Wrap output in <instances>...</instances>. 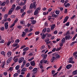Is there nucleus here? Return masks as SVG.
<instances>
[{
	"mask_svg": "<svg viewBox=\"0 0 77 77\" xmlns=\"http://www.w3.org/2000/svg\"><path fill=\"white\" fill-rule=\"evenodd\" d=\"M36 2H34L33 3H31L30 4L29 6V9H33V8L34 10L36 9Z\"/></svg>",
	"mask_w": 77,
	"mask_h": 77,
	"instance_id": "f257e3e1",
	"label": "nucleus"
},
{
	"mask_svg": "<svg viewBox=\"0 0 77 77\" xmlns=\"http://www.w3.org/2000/svg\"><path fill=\"white\" fill-rule=\"evenodd\" d=\"M12 59H13L12 57H10L7 60V63H6L7 65H8L10 63H11V62H12Z\"/></svg>",
	"mask_w": 77,
	"mask_h": 77,
	"instance_id": "f03ea898",
	"label": "nucleus"
},
{
	"mask_svg": "<svg viewBox=\"0 0 77 77\" xmlns=\"http://www.w3.org/2000/svg\"><path fill=\"white\" fill-rule=\"evenodd\" d=\"M18 45V43H15L13 45V47H15V48H14V50H16V49L18 48L19 47V46Z\"/></svg>",
	"mask_w": 77,
	"mask_h": 77,
	"instance_id": "7ed1b4c3",
	"label": "nucleus"
},
{
	"mask_svg": "<svg viewBox=\"0 0 77 77\" xmlns=\"http://www.w3.org/2000/svg\"><path fill=\"white\" fill-rule=\"evenodd\" d=\"M54 12H52L51 13V15L52 14V17H53V18H56L58 17V15L54 14Z\"/></svg>",
	"mask_w": 77,
	"mask_h": 77,
	"instance_id": "20e7f679",
	"label": "nucleus"
},
{
	"mask_svg": "<svg viewBox=\"0 0 77 77\" xmlns=\"http://www.w3.org/2000/svg\"><path fill=\"white\" fill-rule=\"evenodd\" d=\"M50 41V39H49V38H46L45 40V42H46L47 45H48V44H50V43H51V41Z\"/></svg>",
	"mask_w": 77,
	"mask_h": 77,
	"instance_id": "39448f33",
	"label": "nucleus"
},
{
	"mask_svg": "<svg viewBox=\"0 0 77 77\" xmlns=\"http://www.w3.org/2000/svg\"><path fill=\"white\" fill-rule=\"evenodd\" d=\"M65 38L66 39V41H67V40H69L70 39H71L72 38V37L70 36V35H67L65 37Z\"/></svg>",
	"mask_w": 77,
	"mask_h": 77,
	"instance_id": "423d86ee",
	"label": "nucleus"
},
{
	"mask_svg": "<svg viewBox=\"0 0 77 77\" xmlns=\"http://www.w3.org/2000/svg\"><path fill=\"white\" fill-rule=\"evenodd\" d=\"M5 29H8L9 25H8V22H7L5 23L4 24Z\"/></svg>",
	"mask_w": 77,
	"mask_h": 77,
	"instance_id": "0eeeda50",
	"label": "nucleus"
},
{
	"mask_svg": "<svg viewBox=\"0 0 77 77\" xmlns=\"http://www.w3.org/2000/svg\"><path fill=\"white\" fill-rule=\"evenodd\" d=\"M69 63H75L74 61H73V59L72 57H71L69 58Z\"/></svg>",
	"mask_w": 77,
	"mask_h": 77,
	"instance_id": "6e6552de",
	"label": "nucleus"
},
{
	"mask_svg": "<svg viewBox=\"0 0 77 77\" xmlns=\"http://www.w3.org/2000/svg\"><path fill=\"white\" fill-rule=\"evenodd\" d=\"M30 65L31 66H33L35 65V61H31L30 62Z\"/></svg>",
	"mask_w": 77,
	"mask_h": 77,
	"instance_id": "1a4fd4ad",
	"label": "nucleus"
},
{
	"mask_svg": "<svg viewBox=\"0 0 77 77\" xmlns=\"http://www.w3.org/2000/svg\"><path fill=\"white\" fill-rule=\"evenodd\" d=\"M54 55H55V56L57 59H59L60 57V56L57 54H54Z\"/></svg>",
	"mask_w": 77,
	"mask_h": 77,
	"instance_id": "9d476101",
	"label": "nucleus"
},
{
	"mask_svg": "<svg viewBox=\"0 0 77 77\" xmlns=\"http://www.w3.org/2000/svg\"><path fill=\"white\" fill-rule=\"evenodd\" d=\"M72 66V65H71V64H68L66 66V68L68 69H69V68H71Z\"/></svg>",
	"mask_w": 77,
	"mask_h": 77,
	"instance_id": "9b49d317",
	"label": "nucleus"
},
{
	"mask_svg": "<svg viewBox=\"0 0 77 77\" xmlns=\"http://www.w3.org/2000/svg\"><path fill=\"white\" fill-rule=\"evenodd\" d=\"M11 54H12V52L9 51L7 53V55L8 57H10L11 56Z\"/></svg>",
	"mask_w": 77,
	"mask_h": 77,
	"instance_id": "f8f14e48",
	"label": "nucleus"
},
{
	"mask_svg": "<svg viewBox=\"0 0 77 77\" xmlns=\"http://www.w3.org/2000/svg\"><path fill=\"white\" fill-rule=\"evenodd\" d=\"M26 2H23L22 1L21 3L19 4V6H24L26 4Z\"/></svg>",
	"mask_w": 77,
	"mask_h": 77,
	"instance_id": "ddd939ff",
	"label": "nucleus"
},
{
	"mask_svg": "<svg viewBox=\"0 0 77 77\" xmlns=\"http://www.w3.org/2000/svg\"><path fill=\"white\" fill-rule=\"evenodd\" d=\"M1 53L2 55H3L4 57H5V54H6V52L4 51H2L1 52Z\"/></svg>",
	"mask_w": 77,
	"mask_h": 77,
	"instance_id": "4468645a",
	"label": "nucleus"
},
{
	"mask_svg": "<svg viewBox=\"0 0 77 77\" xmlns=\"http://www.w3.org/2000/svg\"><path fill=\"white\" fill-rule=\"evenodd\" d=\"M47 36V35L46 34H44V33H43V35L42 36V39H45V38L46 37V36Z\"/></svg>",
	"mask_w": 77,
	"mask_h": 77,
	"instance_id": "2eb2a0df",
	"label": "nucleus"
},
{
	"mask_svg": "<svg viewBox=\"0 0 77 77\" xmlns=\"http://www.w3.org/2000/svg\"><path fill=\"white\" fill-rule=\"evenodd\" d=\"M73 75H77V70H75L72 72Z\"/></svg>",
	"mask_w": 77,
	"mask_h": 77,
	"instance_id": "dca6fc26",
	"label": "nucleus"
},
{
	"mask_svg": "<svg viewBox=\"0 0 77 77\" xmlns=\"http://www.w3.org/2000/svg\"><path fill=\"white\" fill-rule=\"evenodd\" d=\"M26 35V33L24 32H23V34L22 35V37H25Z\"/></svg>",
	"mask_w": 77,
	"mask_h": 77,
	"instance_id": "f3484780",
	"label": "nucleus"
},
{
	"mask_svg": "<svg viewBox=\"0 0 77 77\" xmlns=\"http://www.w3.org/2000/svg\"><path fill=\"white\" fill-rule=\"evenodd\" d=\"M39 12V11H38L36 9H35V11L34 13V15H36L37 14H38V13Z\"/></svg>",
	"mask_w": 77,
	"mask_h": 77,
	"instance_id": "a211bd4d",
	"label": "nucleus"
},
{
	"mask_svg": "<svg viewBox=\"0 0 77 77\" xmlns=\"http://www.w3.org/2000/svg\"><path fill=\"white\" fill-rule=\"evenodd\" d=\"M47 31V28H44V29H43L42 30V32L43 33H45V32Z\"/></svg>",
	"mask_w": 77,
	"mask_h": 77,
	"instance_id": "6ab92c4d",
	"label": "nucleus"
},
{
	"mask_svg": "<svg viewBox=\"0 0 77 77\" xmlns=\"http://www.w3.org/2000/svg\"><path fill=\"white\" fill-rule=\"evenodd\" d=\"M31 24H35L36 23V21L35 20H32L31 21Z\"/></svg>",
	"mask_w": 77,
	"mask_h": 77,
	"instance_id": "aec40b11",
	"label": "nucleus"
},
{
	"mask_svg": "<svg viewBox=\"0 0 77 77\" xmlns=\"http://www.w3.org/2000/svg\"><path fill=\"white\" fill-rule=\"evenodd\" d=\"M69 6H70V4L68 3H67L66 5H65L64 6L65 8H68L69 7Z\"/></svg>",
	"mask_w": 77,
	"mask_h": 77,
	"instance_id": "412c9836",
	"label": "nucleus"
},
{
	"mask_svg": "<svg viewBox=\"0 0 77 77\" xmlns=\"http://www.w3.org/2000/svg\"><path fill=\"white\" fill-rule=\"evenodd\" d=\"M27 71V69L26 68H23V69L21 70V72H25V71Z\"/></svg>",
	"mask_w": 77,
	"mask_h": 77,
	"instance_id": "4be33fe9",
	"label": "nucleus"
},
{
	"mask_svg": "<svg viewBox=\"0 0 77 77\" xmlns=\"http://www.w3.org/2000/svg\"><path fill=\"white\" fill-rule=\"evenodd\" d=\"M21 9V8L20 6H17L16 7V10L17 11H18L20 10V9Z\"/></svg>",
	"mask_w": 77,
	"mask_h": 77,
	"instance_id": "5701e85b",
	"label": "nucleus"
},
{
	"mask_svg": "<svg viewBox=\"0 0 77 77\" xmlns=\"http://www.w3.org/2000/svg\"><path fill=\"white\" fill-rule=\"evenodd\" d=\"M51 30H53V29H54V28H55V27H56V25H55L54 24L53 25H52V26H51Z\"/></svg>",
	"mask_w": 77,
	"mask_h": 77,
	"instance_id": "b1692460",
	"label": "nucleus"
},
{
	"mask_svg": "<svg viewBox=\"0 0 77 77\" xmlns=\"http://www.w3.org/2000/svg\"><path fill=\"white\" fill-rule=\"evenodd\" d=\"M65 38H63L62 40H61V42L62 43H63L64 44H65Z\"/></svg>",
	"mask_w": 77,
	"mask_h": 77,
	"instance_id": "393cba45",
	"label": "nucleus"
},
{
	"mask_svg": "<svg viewBox=\"0 0 77 77\" xmlns=\"http://www.w3.org/2000/svg\"><path fill=\"white\" fill-rule=\"evenodd\" d=\"M55 57H52V58L51 60V61L52 63H53V61L55 60Z\"/></svg>",
	"mask_w": 77,
	"mask_h": 77,
	"instance_id": "a878e982",
	"label": "nucleus"
},
{
	"mask_svg": "<svg viewBox=\"0 0 77 77\" xmlns=\"http://www.w3.org/2000/svg\"><path fill=\"white\" fill-rule=\"evenodd\" d=\"M24 31L25 33H28L29 32V28H26L24 29Z\"/></svg>",
	"mask_w": 77,
	"mask_h": 77,
	"instance_id": "bb28decb",
	"label": "nucleus"
},
{
	"mask_svg": "<svg viewBox=\"0 0 77 77\" xmlns=\"http://www.w3.org/2000/svg\"><path fill=\"white\" fill-rule=\"evenodd\" d=\"M14 69V68L13 67H11L9 69V70L10 71V72L11 71H13V69Z\"/></svg>",
	"mask_w": 77,
	"mask_h": 77,
	"instance_id": "cd10ccee",
	"label": "nucleus"
},
{
	"mask_svg": "<svg viewBox=\"0 0 77 77\" xmlns=\"http://www.w3.org/2000/svg\"><path fill=\"white\" fill-rule=\"evenodd\" d=\"M55 13L57 15H59L60 13V11L56 10L55 11Z\"/></svg>",
	"mask_w": 77,
	"mask_h": 77,
	"instance_id": "c85d7f7f",
	"label": "nucleus"
},
{
	"mask_svg": "<svg viewBox=\"0 0 77 77\" xmlns=\"http://www.w3.org/2000/svg\"><path fill=\"white\" fill-rule=\"evenodd\" d=\"M8 15L7 14H5L4 15L5 18H6V19L5 20V21H7V20H6V18L8 17Z\"/></svg>",
	"mask_w": 77,
	"mask_h": 77,
	"instance_id": "c756f323",
	"label": "nucleus"
},
{
	"mask_svg": "<svg viewBox=\"0 0 77 77\" xmlns=\"http://www.w3.org/2000/svg\"><path fill=\"white\" fill-rule=\"evenodd\" d=\"M29 49V47H26V48H23V51H27V50H28Z\"/></svg>",
	"mask_w": 77,
	"mask_h": 77,
	"instance_id": "7c9ffc66",
	"label": "nucleus"
},
{
	"mask_svg": "<svg viewBox=\"0 0 77 77\" xmlns=\"http://www.w3.org/2000/svg\"><path fill=\"white\" fill-rule=\"evenodd\" d=\"M46 31L48 33H49L50 32H51L50 29L49 28H47V29H46Z\"/></svg>",
	"mask_w": 77,
	"mask_h": 77,
	"instance_id": "2f4dec72",
	"label": "nucleus"
},
{
	"mask_svg": "<svg viewBox=\"0 0 77 77\" xmlns=\"http://www.w3.org/2000/svg\"><path fill=\"white\" fill-rule=\"evenodd\" d=\"M20 42V39H17L15 41V43H19Z\"/></svg>",
	"mask_w": 77,
	"mask_h": 77,
	"instance_id": "473e14b6",
	"label": "nucleus"
},
{
	"mask_svg": "<svg viewBox=\"0 0 77 77\" xmlns=\"http://www.w3.org/2000/svg\"><path fill=\"white\" fill-rule=\"evenodd\" d=\"M60 50H61V47H60L56 49V51H59Z\"/></svg>",
	"mask_w": 77,
	"mask_h": 77,
	"instance_id": "72a5a7b5",
	"label": "nucleus"
},
{
	"mask_svg": "<svg viewBox=\"0 0 77 77\" xmlns=\"http://www.w3.org/2000/svg\"><path fill=\"white\" fill-rule=\"evenodd\" d=\"M5 64H6V63H5V62H4L2 65V68H4V66H5Z\"/></svg>",
	"mask_w": 77,
	"mask_h": 77,
	"instance_id": "f704fd0d",
	"label": "nucleus"
},
{
	"mask_svg": "<svg viewBox=\"0 0 77 77\" xmlns=\"http://www.w3.org/2000/svg\"><path fill=\"white\" fill-rule=\"evenodd\" d=\"M29 65H30V63H27L25 65V66H26V67H29Z\"/></svg>",
	"mask_w": 77,
	"mask_h": 77,
	"instance_id": "c9c22d12",
	"label": "nucleus"
},
{
	"mask_svg": "<svg viewBox=\"0 0 77 77\" xmlns=\"http://www.w3.org/2000/svg\"><path fill=\"white\" fill-rule=\"evenodd\" d=\"M18 75V74L17 73H16L15 74L13 75V76L14 77H17Z\"/></svg>",
	"mask_w": 77,
	"mask_h": 77,
	"instance_id": "e433bc0d",
	"label": "nucleus"
},
{
	"mask_svg": "<svg viewBox=\"0 0 77 77\" xmlns=\"http://www.w3.org/2000/svg\"><path fill=\"white\" fill-rule=\"evenodd\" d=\"M5 4H6V2H3L2 3L1 5V6H5Z\"/></svg>",
	"mask_w": 77,
	"mask_h": 77,
	"instance_id": "4c0bfd02",
	"label": "nucleus"
},
{
	"mask_svg": "<svg viewBox=\"0 0 77 77\" xmlns=\"http://www.w3.org/2000/svg\"><path fill=\"white\" fill-rule=\"evenodd\" d=\"M43 60V63L45 64L47 63V62H48L47 60Z\"/></svg>",
	"mask_w": 77,
	"mask_h": 77,
	"instance_id": "58836bf2",
	"label": "nucleus"
},
{
	"mask_svg": "<svg viewBox=\"0 0 77 77\" xmlns=\"http://www.w3.org/2000/svg\"><path fill=\"white\" fill-rule=\"evenodd\" d=\"M39 33H40L39 31H37L35 32V34L36 35H39Z\"/></svg>",
	"mask_w": 77,
	"mask_h": 77,
	"instance_id": "ea45409f",
	"label": "nucleus"
},
{
	"mask_svg": "<svg viewBox=\"0 0 77 77\" xmlns=\"http://www.w3.org/2000/svg\"><path fill=\"white\" fill-rule=\"evenodd\" d=\"M12 11L11 10H9L8 13V15H11V14H12Z\"/></svg>",
	"mask_w": 77,
	"mask_h": 77,
	"instance_id": "a19ab883",
	"label": "nucleus"
},
{
	"mask_svg": "<svg viewBox=\"0 0 77 77\" xmlns=\"http://www.w3.org/2000/svg\"><path fill=\"white\" fill-rule=\"evenodd\" d=\"M20 68V66H19V65L15 67V69L16 70H18V69Z\"/></svg>",
	"mask_w": 77,
	"mask_h": 77,
	"instance_id": "79ce46f5",
	"label": "nucleus"
},
{
	"mask_svg": "<svg viewBox=\"0 0 77 77\" xmlns=\"http://www.w3.org/2000/svg\"><path fill=\"white\" fill-rule=\"evenodd\" d=\"M48 14V11H47L46 13V12H44L43 13V15H47V14Z\"/></svg>",
	"mask_w": 77,
	"mask_h": 77,
	"instance_id": "37998d69",
	"label": "nucleus"
},
{
	"mask_svg": "<svg viewBox=\"0 0 77 77\" xmlns=\"http://www.w3.org/2000/svg\"><path fill=\"white\" fill-rule=\"evenodd\" d=\"M23 61L22 60L21 58H20L19 60V63H21Z\"/></svg>",
	"mask_w": 77,
	"mask_h": 77,
	"instance_id": "c03bdc74",
	"label": "nucleus"
},
{
	"mask_svg": "<svg viewBox=\"0 0 77 77\" xmlns=\"http://www.w3.org/2000/svg\"><path fill=\"white\" fill-rule=\"evenodd\" d=\"M47 57V54H45V55L43 57V59H45Z\"/></svg>",
	"mask_w": 77,
	"mask_h": 77,
	"instance_id": "a18cd8bd",
	"label": "nucleus"
},
{
	"mask_svg": "<svg viewBox=\"0 0 77 77\" xmlns=\"http://www.w3.org/2000/svg\"><path fill=\"white\" fill-rule=\"evenodd\" d=\"M18 58H17L14 60V62H18Z\"/></svg>",
	"mask_w": 77,
	"mask_h": 77,
	"instance_id": "49530a36",
	"label": "nucleus"
},
{
	"mask_svg": "<svg viewBox=\"0 0 77 77\" xmlns=\"http://www.w3.org/2000/svg\"><path fill=\"white\" fill-rule=\"evenodd\" d=\"M33 32H31L29 34H28L27 36H31L32 35H33Z\"/></svg>",
	"mask_w": 77,
	"mask_h": 77,
	"instance_id": "de8ad7c7",
	"label": "nucleus"
},
{
	"mask_svg": "<svg viewBox=\"0 0 77 77\" xmlns=\"http://www.w3.org/2000/svg\"><path fill=\"white\" fill-rule=\"evenodd\" d=\"M38 70V68H34L32 70V72H34V71H36L37 70Z\"/></svg>",
	"mask_w": 77,
	"mask_h": 77,
	"instance_id": "09e8293b",
	"label": "nucleus"
},
{
	"mask_svg": "<svg viewBox=\"0 0 77 77\" xmlns=\"http://www.w3.org/2000/svg\"><path fill=\"white\" fill-rule=\"evenodd\" d=\"M40 68L41 69H44V68L43 67V66H42V65H41V64H40Z\"/></svg>",
	"mask_w": 77,
	"mask_h": 77,
	"instance_id": "8fccbe9b",
	"label": "nucleus"
},
{
	"mask_svg": "<svg viewBox=\"0 0 77 77\" xmlns=\"http://www.w3.org/2000/svg\"><path fill=\"white\" fill-rule=\"evenodd\" d=\"M15 23H13L11 26H10V28H12V27H13L14 26H15Z\"/></svg>",
	"mask_w": 77,
	"mask_h": 77,
	"instance_id": "3c124183",
	"label": "nucleus"
},
{
	"mask_svg": "<svg viewBox=\"0 0 77 77\" xmlns=\"http://www.w3.org/2000/svg\"><path fill=\"white\" fill-rule=\"evenodd\" d=\"M57 32H58L57 31V30H56L54 32V33L55 35H56V34L57 33Z\"/></svg>",
	"mask_w": 77,
	"mask_h": 77,
	"instance_id": "603ef678",
	"label": "nucleus"
},
{
	"mask_svg": "<svg viewBox=\"0 0 77 77\" xmlns=\"http://www.w3.org/2000/svg\"><path fill=\"white\" fill-rule=\"evenodd\" d=\"M66 26H69V22H67L66 24Z\"/></svg>",
	"mask_w": 77,
	"mask_h": 77,
	"instance_id": "864d4df0",
	"label": "nucleus"
},
{
	"mask_svg": "<svg viewBox=\"0 0 77 77\" xmlns=\"http://www.w3.org/2000/svg\"><path fill=\"white\" fill-rule=\"evenodd\" d=\"M46 35H48V37H49V38H50V37L52 36L51 34H49L48 33H46Z\"/></svg>",
	"mask_w": 77,
	"mask_h": 77,
	"instance_id": "5fc2aeb1",
	"label": "nucleus"
},
{
	"mask_svg": "<svg viewBox=\"0 0 77 77\" xmlns=\"http://www.w3.org/2000/svg\"><path fill=\"white\" fill-rule=\"evenodd\" d=\"M51 74H52V75H54V73H55V70H53L52 71H51Z\"/></svg>",
	"mask_w": 77,
	"mask_h": 77,
	"instance_id": "6e6d98bb",
	"label": "nucleus"
},
{
	"mask_svg": "<svg viewBox=\"0 0 77 77\" xmlns=\"http://www.w3.org/2000/svg\"><path fill=\"white\" fill-rule=\"evenodd\" d=\"M26 14V13L25 12L23 13L21 15L22 17H24V15H25Z\"/></svg>",
	"mask_w": 77,
	"mask_h": 77,
	"instance_id": "4d7b16f0",
	"label": "nucleus"
},
{
	"mask_svg": "<svg viewBox=\"0 0 77 77\" xmlns=\"http://www.w3.org/2000/svg\"><path fill=\"white\" fill-rule=\"evenodd\" d=\"M63 44H64V43L62 42H61L60 43V47H63Z\"/></svg>",
	"mask_w": 77,
	"mask_h": 77,
	"instance_id": "13d9d810",
	"label": "nucleus"
},
{
	"mask_svg": "<svg viewBox=\"0 0 77 77\" xmlns=\"http://www.w3.org/2000/svg\"><path fill=\"white\" fill-rule=\"evenodd\" d=\"M43 63V60H41L39 64L41 65H42V64Z\"/></svg>",
	"mask_w": 77,
	"mask_h": 77,
	"instance_id": "bf43d9fd",
	"label": "nucleus"
},
{
	"mask_svg": "<svg viewBox=\"0 0 77 77\" xmlns=\"http://www.w3.org/2000/svg\"><path fill=\"white\" fill-rule=\"evenodd\" d=\"M62 66H60L59 68H58L57 71H59L61 69H62Z\"/></svg>",
	"mask_w": 77,
	"mask_h": 77,
	"instance_id": "052dcab7",
	"label": "nucleus"
},
{
	"mask_svg": "<svg viewBox=\"0 0 77 77\" xmlns=\"http://www.w3.org/2000/svg\"><path fill=\"white\" fill-rule=\"evenodd\" d=\"M23 9L25 10V9H26V5H25L24 6H23Z\"/></svg>",
	"mask_w": 77,
	"mask_h": 77,
	"instance_id": "680f3d73",
	"label": "nucleus"
},
{
	"mask_svg": "<svg viewBox=\"0 0 77 77\" xmlns=\"http://www.w3.org/2000/svg\"><path fill=\"white\" fill-rule=\"evenodd\" d=\"M18 21V19L16 18V19L15 20H14V22L15 23H17V22Z\"/></svg>",
	"mask_w": 77,
	"mask_h": 77,
	"instance_id": "e2e57ef3",
	"label": "nucleus"
},
{
	"mask_svg": "<svg viewBox=\"0 0 77 77\" xmlns=\"http://www.w3.org/2000/svg\"><path fill=\"white\" fill-rule=\"evenodd\" d=\"M63 21V23H66V22L68 20L65 19H64Z\"/></svg>",
	"mask_w": 77,
	"mask_h": 77,
	"instance_id": "0e129e2a",
	"label": "nucleus"
},
{
	"mask_svg": "<svg viewBox=\"0 0 77 77\" xmlns=\"http://www.w3.org/2000/svg\"><path fill=\"white\" fill-rule=\"evenodd\" d=\"M11 42H8V43H7V46H9V45H10V44H11Z\"/></svg>",
	"mask_w": 77,
	"mask_h": 77,
	"instance_id": "69168bd1",
	"label": "nucleus"
},
{
	"mask_svg": "<svg viewBox=\"0 0 77 77\" xmlns=\"http://www.w3.org/2000/svg\"><path fill=\"white\" fill-rule=\"evenodd\" d=\"M26 60H24L23 62V65H25L26 64Z\"/></svg>",
	"mask_w": 77,
	"mask_h": 77,
	"instance_id": "338daca9",
	"label": "nucleus"
},
{
	"mask_svg": "<svg viewBox=\"0 0 77 77\" xmlns=\"http://www.w3.org/2000/svg\"><path fill=\"white\" fill-rule=\"evenodd\" d=\"M17 27L18 29H21V28H22V26H18Z\"/></svg>",
	"mask_w": 77,
	"mask_h": 77,
	"instance_id": "774afa93",
	"label": "nucleus"
}]
</instances>
